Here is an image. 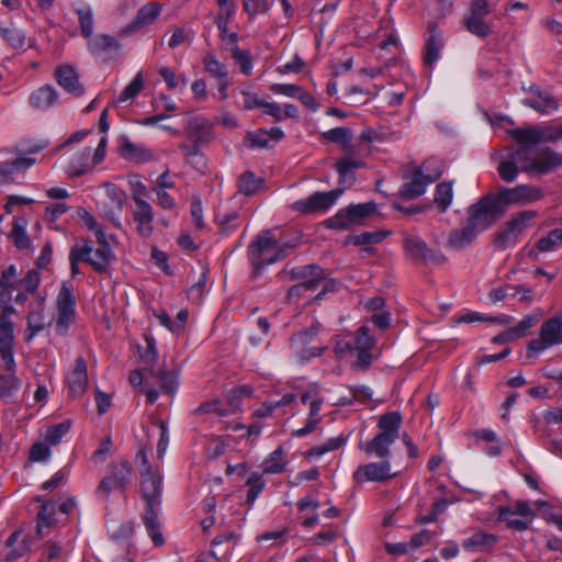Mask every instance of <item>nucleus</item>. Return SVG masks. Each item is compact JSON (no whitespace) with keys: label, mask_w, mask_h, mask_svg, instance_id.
<instances>
[{"label":"nucleus","mask_w":562,"mask_h":562,"mask_svg":"<svg viewBox=\"0 0 562 562\" xmlns=\"http://www.w3.org/2000/svg\"><path fill=\"white\" fill-rule=\"evenodd\" d=\"M8 317L0 319V357L3 368L12 372L15 367L13 356V324L7 321Z\"/></svg>","instance_id":"nucleus-18"},{"label":"nucleus","mask_w":562,"mask_h":562,"mask_svg":"<svg viewBox=\"0 0 562 562\" xmlns=\"http://www.w3.org/2000/svg\"><path fill=\"white\" fill-rule=\"evenodd\" d=\"M369 327L368 326H361L358 330H357V335H356V338H355V346H353V349H367V350H371L374 345H375V340L369 335Z\"/></svg>","instance_id":"nucleus-64"},{"label":"nucleus","mask_w":562,"mask_h":562,"mask_svg":"<svg viewBox=\"0 0 562 562\" xmlns=\"http://www.w3.org/2000/svg\"><path fill=\"white\" fill-rule=\"evenodd\" d=\"M184 131L195 147L206 145L213 138L212 124L209 120L201 116L189 119L187 121Z\"/></svg>","instance_id":"nucleus-20"},{"label":"nucleus","mask_w":562,"mask_h":562,"mask_svg":"<svg viewBox=\"0 0 562 562\" xmlns=\"http://www.w3.org/2000/svg\"><path fill=\"white\" fill-rule=\"evenodd\" d=\"M516 515L513 514L507 508H499L498 509V519L506 524V526L510 529H515L517 531H524L528 529L529 521L526 519H519L515 517Z\"/></svg>","instance_id":"nucleus-56"},{"label":"nucleus","mask_w":562,"mask_h":562,"mask_svg":"<svg viewBox=\"0 0 562 562\" xmlns=\"http://www.w3.org/2000/svg\"><path fill=\"white\" fill-rule=\"evenodd\" d=\"M245 142L250 148H267L269 146L267 130L260 128L255 132H249Z\"/></svg>","instance_id":"nucleus-61"},{"label":"nucleus","mask_w":562,"mask_h":562,"mask_svg":"<svg viewBox=\"0 0 562 562\" xmlns=\"http://www.w3.org/2000/svg\"><path fill=\"white\" fill-rule=\"evenodd\" d=\"M503 204H526L543 198L540 188L531 184H519L514 188H503L498 191Z\"/></svg>","instance_id":"nucleus-16"},{"label":"nucleus","mask_w":562,"mask_h":562,"mask_svg":"<svg viewBox=\"0 0 562 562\" xmlns=\"http://www.w3.org/2000/svg\"><path fill=\"white\" fill-rule=\"evenodd\" d=\"M324 137L333 143L340 144L342 149L350 151L351 132L346 127H335L325 132Z\"/></svg>","instance_id":"nucleus-50"},{"label":"nucleus","mask_w":562,"mask_h":562,"mask_svg":"<svg viewBox=\"0 0 562 562\" xmlns=\"http://www.w3.org/2000/svg\"><path fill=\"white\" fill-rule=\"evenodd\" d=\"M144 89V77L143 72H138L134 79L123 89L119 95L116 102L123 103L126 101L134 100L140 91Z\"/></svg>","instance_id":"nucleus-48"},{"label":"nucleus","mask_w":562,"mask_h":562,"mask_svg":"<svg viewBox=\"0 0 562 562\" xmlns=\"http://www.w3.org/2000/svg\"><path fill=\"white\" fill-rule=\"evenodd\" d=\"M238 218V212L235 210H223L218 209L215 213V221L222 228V231L228 232L236 227V221Z\"/></svg>","instance_id":"nucleus-58"},{"label":"nucleus","mask_w":562,"mask_h":562,"mask_svg":"<svg viewBox=\"0 0 562 562\" xmlns=\"http://www.w3.org/2000/svg\"><path fill=\"white\" fill-rule=\"evenodd\" d=\"M479 234L480 232L467 220L464 226L450 232L447 245L456 250L464 249L474 241Z\"/></svg>","instance_id":"nucleus-30"},{"label":"nucleus","mask_w":562,"mask_h":562,"mask_svg":"<svg viewBox=\"0 0 562 562\" xmlns=\"http://www.w3.org/2000/svg\"><path fill=\"white\" fill-rule=\"evenodd\" d=\"M91 153V147H85L81 151L72 156L68 166V173L71 177H80L94 166L90 165Z\"/></svg>","instance_id":"nucleus-38"},{"label":"nucleus","mask_w":562,"mask_h":562,"mask_svg":"<svg viewBox=\"0 0 562 562\" xmlns=\"http://www.w3.org/2000/svg\"><path fill=\"white\" fill-rule=\"evenodd\" d=\"M58 100V92L49 85L38 88L30 95V104L37 110L46 111Z\"/></svg>","instance_id":"nucleus-32"},{"label":"nucleus","mask_w":562,"mask_h":562,"mask_svg":"<svg viewBox=\"0 0 562 562\" xmlns=\"http://www.w3.org/2000/svg\"><path fill=\"white\" fill-rule=\"evenodd\" d=\"M56 508L57 505L53 502H44L42 504L41 510L37 514V533L41 536L44 535L43 529L45 527H50L56 522L54 518Z\"/></svg>","instance_id":"nucleus-43"},{"label":"nucleus","mask_w":562,"mask_h":562,"mask_svg":"<svg viewBox=\"0 0 562 562\" xmlns=\"http://www.w3.org/2000/svg\"><path fill=\"white\" fill-rule=\"evenodd\" d=\"M133 472L132 463L122 459L119 462H112L109 465V473L99 483L95 495L103 501H106L112 491L119 490L124 492L126 485L131 481Z\"/></svg>","instance_id":"nucleus-6"},{"label":"nucleus","mask_w":562,"mask_h":562,"mask_svg":"<svg viewBox=\"0 0 562 562\" xmlns=\"http://www.w3.org/2000/svg\"><path fill=\"white\" fill-rule=\"evenodd\" d=\"M246 485L249 486V490L247 492V503L252 505L258 497V495L262 492L265 488V481L262 480L261 474L258 472H252L248 476L246 481Z\"/></svg>","instance_id":"nucleus-54"},{"label":"nucleus","mask_w":562,"mask_h":562,"mask_svg":"<svg viewBox=\"0 0 562 562\" xmlns=\"http://www.w3.org/2000/svg\"><path fill=\"white\" fill-rule=\"evenodd\" d=\"M88 48L91 54L102 56L110 53H117L121 48V44L114 36L99 34L89 38Z\"/></svg>","instance_id":"nucleus-31"},{"label":"nucleus","mask_w":562,"mask_h":562,"mask_svg":"<svg viewBox=\"0 0 562 562\" xmlns=\"http://www.w3.org/2000/svg\"><path fill=\"white\" fill-rule=\"evenodd\" d=\"M203 66L206 72H209L213 78L224 79L228 77L227 66L220 61L214 55H206L203 58Z\"/></svg>","instance_id":"nucleus-47"},{"label":"nucleus","mask_w":562,"mask_h":562,"mask_svg":"<svg viewBox=\"0 0 562 562\" xmlns=\"http://www.w3.org/2000/svg\"><path fill=\"white\" fill-rule=\"evenodd\" d=\"M120 155L132 162L143 164L154 159V153L139 144L133 143L127 136L119 138Z\"/></svg>","instance_id":"nucleus-24"},{"label":"nucleus","mask_w":562,"mask_h":562,"mask_svg":"<svg viewBox=\"0 0 562 562\" xmlns=\"http://www.w3.org/2000/svg\"><path fill=\"white\" fill-rule=\"evenodd\" d=\"M553 345H562V315H557L542 324L539 338L529 341L528 351L539 353Z\"/></svg>","instance_id":"nucleus-10"},{"label":"nucleus","mask_w":562,"mask_h":562,"mask_svg":"<svg viewBox=\"0 0 562 562\" xmlns=\"http://www.w3.org/2000/svg\"><path fill=\"white\" fill-rule=\"evenodd\" d=\"M443 162L437 158L426 159L416 170L429 182L438 180L443 173Z\"/></svg>","instance_id":"nucleus-40"},{"label":"nucleus","mask_w":562,"mask_h":562,"mask_svg":"<svg viewBox=\"0 0 562 562\" xmlns=\"http://www.w3.org/2000/svg\"><path fill=\"white\" fill-rule=\"evenodd\" d=\"M428 184L430 183L415 169L411 176H405L398 195L406 200H414L426 192Z\"/></svg>","instance_id":"nucleus-29"},{"label":"nucleus","mask_w":562,"mask_h":562,"mask_svg":"<svg viewBox=\"0 0 562 562\" xmlns=\"http://www.w3.org/2000/svg\"><path fill=\"white\" fill-rule=\"evenodd\" d=\"M491 13L490 3L486 0H474L470 5L469 13L463 18L465 29L473 35L485 38L493 32L492 27L485 22Z\"/></svg>","instance_id":"nucleus-9"},{"label":"nucleus","mask_w":562,"mask_h":562,"mask_svg":"<svg viewBox=\"0 0 562 562\" xmlns=\"http://www.w3.org/2000/svg\"><path fill=\"white\" fill-rule=\"evenodd\" d=\"M537 217V212L533 210H526L516 214L506 226L509 228V232L519 236L527 227H529L530 223Z\"/></svg>","instance_id":"nucleus-42"},{"label":"nucleus","mask_w":562,"mask_h":562,"mask_svg":"<svg viewBox=\"0 0 562 562\" xmlns=\"http://www.w3.org/2000/svg\"><path fill=\"white\" fill-rule=\"evenodd\" d=\"M58 85L74 97L83 94L85 89L79 82V77L71 66H59L55 71Z\"/></svg>","instance_id":"nucleus-28"},{"label":"nucleus","mask_w":562,"mask_h":562,"mask_svg":"<svg viewBox=\"0 0 562 562\" xmlns=\"http://www.w3.org/2000/svg\"><path fill=\"white\" fill-rule=\"evenodd\" d=\"M133 220L136 223V232L142 237H149L154 227V211L151 205L144 199H137L133 210Z\"/></svg>","instance_id":"nucleus-23"},{"label":"nucleus","mask_w":562,"mask_h":562,"mask_svg":"<svg viewBox=\"0 0 562 562\" xmlns=\"http://www.w3.org/2000/svg\"><path fill=\"white\" fill-rule=\"evenodd\" d=\"M364 166V161L361 158L356 157L352 153H348L346 156L341 157L335 164L339 184L351 187L356 181L353 170L363 168Z\"/></svg>","instance_id":"nucleus-25"},{"label":"nucleus","mask_w":562,"mask_h":562,"mask_svg":"<svg viewBox=\"0 0 562 562\" xmlns=\"http://www.w3.org/2000/svg\"><path fill=\"white\" fill-rule=\"evenodd\" d=\"M2 37L14 49H22L25 46L26 36L16 27H8Z\"/></svg>","instance_id":"nucleus-63"},{"label":"nucleus","mask_w":562,"mask_h":562,"mask_svg":"<svg viewBox=\"0 0 562 562\" xmlns=\"http://www.w3.org/2000/svg\"><path fill=\"white\" fill-rule=\"evenodd\" d=\"M530 157V150L527 147L519 145L517 149L512 150L508 157L501 160L497 167V172L501 179L507 183L514 182L519 173L518 165L527 164Z\"/></svg>","instance_id":"nucleus-17"},{"label":"nucleus","mask_w":562,"mask_h":562,"mask_svg":"<svg viewBox=\"0 0 562 562\" xmlns=\"http://www.w3.org/2000/svg\"><path fill=\"white\" fill-rule=\"evenodd\" d=\"M403 248L405 256L415 262H430L441 266L448 260L443 252L430 248L427 243L417 235L404 233Z\"/></svg>","instance_id":"nucleus-7"},{"label":"nucleus","mask_w":562,"mask_h":562,"mask_svg":"<svg viewBox=\"0 0 562 562\" xmlns=\"http://www.w3.org/2000/svg\"><path fill=\"white\" fill-rule=\"evenodd\" d=\"M285 243L277 240L271 231H263L248 246V259L255 273L285 257Z\"/></svg>","instance_id":"nucleus-3"},{"label":"nucleus","mask_w":562,"mask_h":562,"mask_svg":"<svg viewBox=\"0 0 562 562\" xmlns=\"http://www.w3.org/2000/svg\"><path fill=\"white\" fill-rule=\"evenodd\" d=\"M291 279L300 283H307L308 291L316 290L322 282L326 280L327 274L324 269L317 265H306L292 268L289 271Z\"/></svg>","instance_id":"nucleus-22"},{"label":"nucleus","mask_w":562,"mask_h":562,"mask_svg":"<svg viewBox=\"0 0 562 562\" xmlns=\"http://www.w3.org/2000/svg\"><path fill=\"white\" fill-rule=\"evenodd\" d=\"M113 259L114 254L111 246L103 245L89 252L87 263L91 265L94 271L105 273Z\"/></svg>","instance_id":"nucleus-33"},{"label":"nucleus","mask_w":562,"mask_h":562,"mask_svg":"<svg viewBox=\"0 0 562 562\" xmlns=\"http://www.w3.org/2000/svg\"><path fill=\"white\" fill-rule=\"evenodd\" d=\"M443 48L442 32L437 24L429 22L425 33L424 61L428 67H432L439 59L441 49Z\"/></svg>","instance_id":"nucleus-19"},{"label":"nucleus","mask_w":562,"mask_h":562,"mask_svg":"<svg viewBox=\"0 0 562 562\" xmlns=\"http://www.w3.org/2000/svg\"><path fill=\"white\" fill-rule=\"evenodd\" d=\"M70 427V420H64L57 425L50 426L45 432V441L49 446L58 445L61 441L63 437L69 432Z\"/></svg>","instance_id":"nucleus-49"},{"label":"nucleus","mask_w":562,"mask_h":562,"mask_svg":"<svg viewBox=\"0 0 562 562\" xmlns=\"http://www.w3.org/2000/svg\"><path fill=\"white\" fill-rule=\"evenodd\" d=\"M265 189V180L252 171H245L238 178V191L247 196L258 194Z\"/></svg>","instance_id":"nucleus-35"},{"label":"nucleus","mask_w":562,"mask_h":562,"mask_svg":"<svg viewBox=\"0 0 562 562\" xmlns=\"http://www.w3.org/2000/svg\"><path fill=\"white\" fill-rule=\"evenodd\" d=\"M285 470V461L283 460V449L278 447L263 462V473L277 474Z\"/></svg>","instance_id":"nucleus-46"},{"label":"nucleus","mask_w":562,"mask_h":562,"mask_svg":"<svg viewBox=\"0 0 562 562\" xmlns=\"http://www.w3.org/2000/svg\"><path fill=\"white\" fill-rule=\"evenodd\" d=\"M45 327L46 323L44 311L40 308L37 311L31 312L27 316V330L30 331L27 340L32 339L35 334L44 330Z\"/></svg>","instance_id":"nucleus-59"},{"label":"nucleus","mask_w":562,"mask_h":562,"mask_svg":"<svg viewBox=\"0 0 562 562\" xmlns=\"http://www.w3.org/2000/svg\"><path fill=\"white\" fill-rule=\"evenodd\" d=\"M93 251L92 243L89 240H82L81 243H77L71 249L69 254L70 261V271L71 276L76 277L80 273L78 262L85 261L87 262L89 252Z\"/></svg>","instance_id":"nucleus-39"},{"label":"nucleus","mask_w":562,"mask_h":562,"mask_svg":"<svg viewBox=\"0 0 562 562\" xmlns=\"http://www.w3.org/2000/svg\"><path fill=\"white\" fill-rule=\"evenodd\" d=\"M14 371L0 375V398L9 401L20 389V380L14 375Z\"/></svg>","instance_id":"nucleus-44"},{"label":"nucleus","mask_w":562,"mask_h":562,"mask_svg":"<svg viewBox=\"0 0 562 562\" xmlns=\"http://www.w3.org/2000/svg\"><path fill=\"white\" fill-rule=\"evenodd\" d=\"M319 331L318 324H312L310 327L300 330L290 338V347L296 348L302 345H307Z\"/></svg>","instance_id":"nucleus-57"},{"label":"nucleus","mask_w":562,"mask_h":562,"mask_svg":"<svg viewBox=\"0 0 562 562\" xmlns=\"http://www.w3.org/2000/svg\"><path fill=\"white\" fill-rule=\"evenodd\" d=\"M453 198L452 183L443 181L437 184L435 194H434V203L439 209L441 213H445L450 206Z\"/></svg>","instance_id":"nucleus-41"},{"label":"nucleus","mask_w":562,"mask_h":562,"mask_svg":"<svg viewBox=\"0 0 562 562\" xmlns=\"http://www.w3.org/2000/svg\"><path fill=\"white\" fill-rule=\"evenodd\" d=\"M402 415L400 412L382 414L378 420L379 432L368 442L360 443L359 448L368 456L380 460H390L391 446L400 436Z\"/></svg>","instance_id":"nucleus-2"},{"label":"nucleus","mask_w":562,"mask_h":562,"mask_svg":"<svg viewBox=\"0 0 562 562\" xmlns=\"http://www.w3.org/2000/svg\"><path fill=\"white\" fill-rule=\"evenodd\" d=\"M20 289L21 279L18 277L15 266L11 265L2 271L0 277V319L13 313L14 310L10 305L12 291H19Z\"/></svg>","instance_id":"nucleus-13"},{"label":"nucleus","mask_w":562,"mask_h":562,"mask_svg":"<svg viewBox=\"0 0 562 562\" xmlns=\"http://www.w3.org/2000/svg\"><path fill=\"white\" fill-rule=\"evenodd\" d=\"M497 541L496 536L484 531H477L462 543L464 550L483 552L492 549Z\"/></svg>","instance_id":"nucleus-34"},{"label":"nucleus","mask_w":562,"mask_h":562,"mask_svg":"<svg viewBox=\"0 0 562 562\" xmlns=\"http://www.w3.org/2000/svg\"><path fill=\"white\" fill-rule=\"evenodd\" d=\"M69 393L72 397L82 395L88 385L87 362L82 357L75 361L72 371L66 378Z\"/></svg>","instance_id":"nucleus-26"},{"label":"nucleus","mask_w":562,"mask_h":562,"mask_svg":"<svg viewBox=\"0 0 562 562\" xmlns=\"http://www.w3.org/2000/svg\"><path fill=\"white\" fill-rule=\"evenodd\" d=\"M344 190V188H337L328 192H314L306 199L294 202L293 209L304 214L325 212L336 203Z\"/></svg>","instance_id":"nucleus-12"},{"label":"nucleus","mask_w":562,"mask_h":562,"mask_svg":"<svg viewBox=\"0 0 562 562\" xmlns=\"http://www.w3.org/2000/svg\"><path fill=\"white\" fill-rule=\"evenodd\" d=\"M518 144L537 145L540 143H555L560 140L559 127L532 126L529 128H517L512 132Z\"/></svg>","instance_id":"nucleus-15"},{"label":"nucleus","mask_w":562,"mask_h":562,"mask_svg":"<svg viewBox=\"0 0 562 562\" xmlns=\"http://www.w3.org/2000/svg\"><path fill=\"white\" fill-rule=\"evenodd\" d=\"M21 531L15 530L5 541L7 553L3 557L4 562H14L31 551L32 540L29 536L21 540Z\"/></svg>","instance_id":"nucleus-27"},{"label":"nucleus","mask_w":562,"mask_h":562,"mask_svg":"<svg viewBox=\"0 0 562 562\" xmlns=\"http://www.w3.org/2000/svg\"><path fill=\"white\" fill-rule=\"evenodd\" d=\"M160 11H161V5L159 3H157V2L146 3L138 10L133 22L122 29L121 35L122 36L131 35V34L139 31L142 27L154 23L155 20L160 14Z\"/></svg>","instance_id":"nucleus-21"},{"label":"nucleus","mask_w":562,"mask_h":562,"mask_svg":"<svg viewBox=\"0 0 562 562\" xmlns=\"http://www.w3.org/2000/svg\"><path fill=\"white\" fill-rule=\"evenodd\" d=\"M530 150L527 164L521 166V171L527 173L546 175L562 168V154L550 147L536 148L535 145L521 144Z\"/></svg>","instance_id":"nucleus-5"},{"label":"nucleus","mask_w":562,"mask_h":562,"mask_svg":"<svg viewBox=\"0 0 562 562\" xmlns=\"http://www.w3.org/2000/svg\"><path fill=\"white\" fill-rule=\"evenodd\" d=\"M80 24V33L85 38H90L93 32V13L91 8L83 7L77 9Z\"/></svg>","instance_id":"nucleus-55"},{"label":"nucleus","mask_w":562,"mask_h":562,"mask_svg":"<svg viewBox=\"0 0 562 562\" xmlns=\"http://www.w3.org/2000/svg\"><path fill=\"white\" fill-rule=\"evenodd\" d=\"M395 475L392 473L390 460H381L359 465L352 477L358 484H363L366 482H386Z\"/></svg>","instance_id":"nucleus-14"},{"label":"nucleus","mask_w":562,"mask_h":562,"mask_svg":"<svg viewBox=\"0 0 562 562\" xmlns=\"http://www.w3.org/2000/svg\"><path fill=\"white\" fill-rule=\"evenodd\" d=\"M291 349L301 362H306L315 357H319L327 347H307V345H302Z\"/></svg>","instance_id":"nucleus-62"},{"label":"nucleus","mask_w":562,"mask_h":562,"mask_svg":"<svg viewBox=\"0 0 562 562\" xmlns=\"http://www.w3.org/2000/svg\"><path fill=\"white\" fill-rule=\"evenodd\" d=\"M376 211L373 202H367L339 210L336 215L326 221L327 227L333 229H346L362 222Z\"/></svg>","instance_id":"nucleus-8"},{"label":"nucleus","mask_w":562,"mask_h":562,"mask_svg":"<svg viewBox=\"0 0 562 562\" xmlns=\"http://www.w3.org/2000/svg\"><path fill=\"white\" fill-rule=\"evenodd\" d=\"M35 164V159L29 157L16 158L0 170V183L8 182L14 170L26 169Z\"/></svg>","instance_id":"nucleus-53"},{"label":"nucleus","mask_w":562,"mask_h":562,"mask_svg":"<svg viewBox=\"0 0 562 562\" xmlns=\"http://www.w3.org/2000/svg\"><path fill=\"white\" fill-rule=\"evenodd\" d=\"M140 494L145 501V509L142 520L146 530L156 546L164 543L160 532L159 515L161 512L162 475L159 469L155 471H140Z\"/></svg>","instance_id":"nucleus-1"},{"label":"nucleus","mask_w":562,"mask_h":562,"mask_svg":"<svg viewBox=\"0 0 562 562\" xmlns=\"http://www.w3.org/2000/svg\"><path fill=\"white\" fill-rule=\"evenodd\" d=\"M468 212V221L481 233L491 227L504 214V205L498 194H488L470 205Z\"/></svg>","instance_id":"nucleus-4"},{"label":"nucleus","mask_w":562,"mask_h":562,"mask_svg":"<svg viewBox=\"0 0 562 562\" xmlns=\"http://www.w3.org/2000/svg\"><path fill=\"white\" fill-rule=\"evenodd\" d=\"M387 233L385 232H363L358 235L348 236L345 245L353 244L356 246H369L371 244L381 243Z\"/></svg>","instance_id":"nucleus-45"},{"label":"nucleus","mask_w":562,"mask_h":562,"mask_svg":"<svg viewBox=\"0 0 562 562\" xmlns=\"http://www.w3.org/2000/svg\"><path fill=\"white\" fill-rule=\"evenodd\" d=\"M560 245H562V228H554L547 236L541 237L536 246L539 251L547 252L554 250Z\"/></svg>","instance_id":"nucleus-51"},{"label":"nucleus","mask_w":562,"mask_h":562,"mask_svg":"<svg viewBox=\"0 0 562 562\" xmlns=\"http://www.w3.org/2000/svg\"><path fill=\"white\" fill-rule=\"evenodd\" d=\"M57 319L56 327L58 331H67L69 325L74 322L76 315V300L72 294V285L69 282H63L56 300Z\"/></svg>","instance_id":"nucleus-11"},{"label":"nucleus","mask_w":562,"mask_h":562,"mask_svg":"<svg viewBox=\"0 0 562 562\" xmlns=\"http://www.w3.org/2000/svg\"><path fill=\"white\" fill-rule=\"evenodd\" d=\"M232 58L239 65L240 72L250 76L252 72V59L249 50L240 49L237 45L233 46Z\"/></svg>","instance_id":"nucleus-52"},{"label":"nucleus","mask_w":562,"mask_h":562,"mask_svg":"<svg viewBox=\"0 0 562 562\" xmlns=\"http://www.w3.org/2000/svg\"><path fill=\"white\" fill-rule=\"evenodd\" d=\"M344 442H345V439L341 437L329 438L326 442L313 447L308 451V456L317 457V458L322 457L323 454H325L329 451H334V450L338 449L339 447H341L344 445Z\"/></svg>","instance_id":"nucleus-60"},{"label":"nucleus","mask_w":562,"mask_h":562,"mask_svg":"<svg viewBox=\"0 0 562 562\" xmlns=\"http://www.w3.org/2000/svg\"><path fill=\"white\" fill-rule=\"evenodd\" d=\"M522 103L543 115L557 111L559 108L558 100L549 92H544L538 98H526Z\"/></svg>","instance_id":"nucleus-37"},{"label":"nucleus","mask_w":562,"mask_h":562,"mask_svg":"<svg viewBox=\"0 0 562 562\" xmlns=\"http://www.w3.org/2000/svg\"><path fill=\"white\" fill-rule=\"evenodd\" d=\"M27 221L24 218H15L12 223V229L9 238L19 250H30L32 243L26 233Z\"/></svg>","instance_id":"nucleus-36"}]
</instances>
